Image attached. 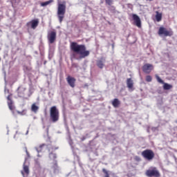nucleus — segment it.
I'll list each match as a JSON object with an SVG mask.
<instances>
[{"mask_svg": "<svg viewBox=\"0 0 177 177\" xmlns=\"http://www.w3.org/2000/svg\"><path fill=\"white\" fill-rule=\"evenodd\" d=\"M18 114H21V115H23V112H20V111H17Z\"/></svg>", "mask_w": 177, "mask_h": 177, "instance_id": "nucleus-30", "label": "nucleus"}, {"mask_svg": "<svg viewBox=\"0 0 177 177\" xmlns=\"http://www.w3.org/2000/svg\"><path fill=\"white\" fill-rule=\"evenodd\" d=\"M48 44H53L56 41V31L52 30L48 32L47 35Z\"/></svg>", "mask_w": 177, "mask_h": 177, "instance_id": "nucleus-7", "label": "nucleus"}, {"mask_svg": "<svg viewBox=\"0 0 177 177\" xmlns=\"http://www.w3.org/2000/svg\"><path fill=\"white\" fill-rule=\"evenodd\" d=\"M172 85L168 83H163V89L165 91H169V89H172Z\"/></svg>", "mask_w": 177, "mask_h": 177, "instance_id": "nucleus-18", "label": "nucleus"}, {"mask_svg": "<svg viewBox=\"0 0 177 177\" xmlns=\"http://www.w3.org/2000/svg\"><path fill=\"white\" fill-rule=\"evenodd\" d=\"M156 78L158 82H159L160 84H164V81L162 80H161V78L159 77V76L158 75H156Z\"/></svg>", "mask_w": 177, "mask_h": 177, "instance_id": "nucleus-24", "label": "nucleus"}, {"mask_svg": "<svg viewBox=\"0 0 177 177\" xmlns=\"http://www.w3.org/2000/svg\"><path fill=\"white\" fill-rule=\"evenodd\" d=\"M159 35H165V37H172L174 32L172 30H167L164 27H160L158 30Z\"/></svg>", "mask_w": 177, "mask_h": 177, "instance_id": "nucleus-6", "label": "nucleus"}, {"mask_svg": "<svg viewBox=\"0 0 177 177\" xmlns=\"http://www.w3.org/2000/svg\"><path fill=\"white\" fill-rule=\"evenodd\" d=\"M106 3H107V5H111V3H113V0H105Z\"/></svg>", "mask_w": 177, "mask_h": 177, "instance_id": "nucleus-28", "label": "nucleus"}, {"mask_svg": "<svg viewBox=\"0 0 177 177\" xmlns=\"http://www.w3.org/2000/svg\"><path fill=\"white\" fill-rule=\"evenodd\" d=\"M156 21L158 22H160L161 21V20H162V13L161 12H159L158 11H156Z\"/></svg>", "mask_w": 177, "mask_h": 177, "instance_id": "nucleus-17", "label": "nucleus"}, {"mask_svg": "<svg viewBox=\"0 0 177 177\" xmlns=\"http://www.w3.org/2000/svg\"><path fill=\"white\" fill-rule=\"evenodd\" d=\"M7 99L8 100V107H9L10 110H11V111H13V110H15V106L13 105V101H12V100H10V95H8L7 97Z\"/></svg>", "mask_w": 177, "mask_h": 177, "instance_id": "nucleus-16", "label": "nucleus"}, {"mask_svg": "<svg viewBox=\"0 0 177 177\" xmlns=\"http://www.w3.org/2000/svg\"><path fill=\"white\" fill-rule=\"evenodd\" d=\"M64 15H66V5L59 3L57 9V16L59 23H62V21H63V19H64Z\"/></svg>", "mask_w": 177, "mask_h": 177, "instance_id": "nucleus-4", "label": "nucleus"}, {"mask_svg": "<svg viewBox=\"0 0 177 177\" xmlns=\"http://www.w3.org/2000/svg\"><path fill=\"white\" fill-rule=\"evenodd\" d=\"M141 156L147 161H151L154 158V152L151 149H145L141 153Z\"/></svg>", "mask_w": 177, "mask_h": 177, "instance_id": "nucleus-5", "label": "nucleus"}, {"mask_svg": "<svg viewBox=\"0 0 177 177\" xmlns=\"http://www.w3.org/2000/svg\"><path fill=\"white\" fill-rule=\"evenodd\" d=\"M0 61H1V58H0Z\"/></svg>", "mask_w": 177, "mask_h": 177, "instance_id": "nucleus-35", "label": "nucleus"}, {"mask_svg": "<svg viewBox=\"0 0 177 177\" xmlns=\"http://www.w3.org/2000/svg\"><path fill=\"white\" fill-rule=\"evenodd\" d=\"M69 144H70L71 146L72 145L71 142H69Z\"/></svg>", "mask_w": 177, "mask_h": 177, "instance_id": "nucleus-33", "label": "nucleus"}, {"mask_svg": "<svg viewBox=\"0 0 177 177\" xmlns=\"http://www.w3.org/2000/svg\"><path fill=\"white\" fill-rule=\"evenodd\" d=\"M147 176L151 177H160V172L156 167H153L152 169H149L146 171Z\"/></svg>", "mask_w": 177, "mask_h": 177, "instance_id": "nucleus-8", "label": "nucleus"}, {"mask_svg": "<svg viewBox=\"0 0 177 177\" xmlns=\"http://www.w3.org/2000/svg\"><path fill=\"white\" fill-rule=\"evenodd\" d=\"M49 158H50V160H53V161H55V159L56 158V154L53 153H50Z\"/></svg>", "mask_w": 177, "mask_h": 177, "instance_id": "nucleus-23", "label": "nucleus"}, {"mask_svg": "<svg viewBox=\"0 0 177 177\" xmlns=\"http://www.w3.org/2000/svg\"><path fill=\"white\" fill-rule=\"evenodd\" d=\"M52 2H53V0L43 2L41 3V6H48V5H49V3H52Z\"/></svg>", "mask_w": 177, "mask_h": 177, "instance_id": "nucleus-22", "label": "nucleus"}, {"mask_svg": "<svg viewBox=\"0 0 177 177\" xmlns=\"http://www.w3.org/2000/svg\"><path fill=\"white\" fill-rule=\"evenodd\" d=\"M21 91H24V88H21V87H19V88H18V95H19V96H20V97L23 96V94H24V93H20Z\"/></svg>", "mask_w": 177, "mask_h": 177, "instance_id": "nucleus-25", "label": "nucleus"}, {"mask_svg": "<svg viewBox=\"0 0 177 177\" xmlns=\"http://www.w3.org/2000/svg\"><path fill=\"white\" fill-rule=\"evenodd\" d=\"M71 50L73 53L72 57L75 60H82L89 56V50H86V47L84 44H78L77 42L71 44Z\"/></svg>", "mask_w": 177, "mask_h": 177, "instance_id": "nucleus-1", "label": "nucleus"}, {"mask_svg": "<svg viewBox=\"0 0 177 177\" xmlns=\"http://www.w3.org/2000/svg\"><path fill=\"white\" fill-rule=\"evenodd\" d=\"M38 24H39V21L38 19H33L32 21H30V22H28L27 24V26L28 27H31V28H32L33 30H35L37 28V27H38Z\"/></svg>", "mask_w": 177, "mask_h": 177, "instance_id": "nucleus-10", "label": "nucleus"}, {"mask_svg": "<svg viewBox=\"0 0 177 177\" xmlns=\"http://www.w3.org/2000/svg\"><path fill=\"white\" fill-rule=\"evenodd\" d=\"M133 19L134 20V23L136 24V26H137V27H142V23L140 21V18L139 17V16H138L137 15L134 14L132 16Z\"/></svg>", "mask_w": 177, "mask_h": 177, "instance_id": "nucleus-11", "label": "nucleus"}, {"mask_svg": "<svg viewBox=\"0 0 177 177\" xmlns=\"http://www.w3.org/2000/svg\"><path fill=\"white\" fill-rule=\"evenodd\" d=\"M26 151L27 156L29 157V156H30V154L28 153V151L27 150H26Z\"/></svg>", "mask_w": 177, "mask_h": 177, "instance_id": "nucleus-31", "label": "nucleus"}, {"mask_svg": "<svg viewBox=\"0 0 177 177\" xmlns=\"http://www.w3.org/2000/svg\"><path fill=\"white\" fill-rule=\"evenodd\" d=\"M59 118V109L56 106H52L50 109V120L53 122H57Z\"/></svg>", "mask_w": 177, "mask_h": 177, "instance_id": "nucleus-2", "label": "nucleus"}, {"mask_svg": "<svg viewBox=\"0 0 177 177\" xmlns=\"http://www.w3.org/2000/svg\"><path fill=\"white\" fill-rule=\"evenodd\" d=\"M26 135H28V130L26 131Z\"/></svg>", "mask_w": 177, "mask_h": 177, "instance_id": "nucleus-32", "label": "nucleus"}, {"mask_svg": "<svg viewBox=\"0 0 177 177\" xmlns=\"http://www.w3.org/2000/svg\"><path fill=\"white\" fill-rule=\"evenodd\" d=\"M136 160L137 161H140V158H139L138 156H136Z\"/></svg>", "mask_w": 177, "mask_h": 177, "instance_id": "nucleus-29", "label": "nucleus"}, {"mask_svg": "<svg viewBox=\"0 0 177 177\" xmlns=\"http://www.w3.org/2000/svg\"><path fill=\"white\" fill-rule=\"evenodd\" d=\"M39 109V107H38V106L35 105V104H33L31 106V110L32 111H33L34 113H37V111H38V109Z\"/></svg>", "mask_w": 177, "mask_h": 177, "instance_id": "nucleus-21", "label": "nucleus"}, {"mask_svg": "<svg viewBox=\"0 0 177 177\" xmlns=\"http://www.w3.org/2000/svg\"><path fill=\"white\" fill-rule=\"evenodd\" d=\"M54 174H59V166H57V162L55 161L53 166L52 167Z\"/></svg>", "mask_w": 177, "mask_h": 177, "instance_id": "nucleus-19", "label": "nucleus"}, {"mask_svg": "<svg viewBox=\"0 0 177 177\" xmlns=\"http://www.w3.org/2000/svg\"><path fill=\"white\" fill-rule=\"evenodd\" d=\"M66 81L71 88H74V86H75V79L74 77L69 76L66 78Z\"/></svg>", "mask_w": 177, "mask_h": 177, "instance_id": "nucleus-12", "label": "nucleus"}, {"mask_svg": "<svg viewBox=\"0 0 177 177\" xmlns=\"http://www.w3.org/2000/svg\"><path fill=\"white\" fill-rule=\"evenodd\" d=\"M24 171H21V174L24 177L28 176V174H30V170L28 169V166L26 165V162L24 163ZM25 172V174H24Z\"/></svg>", "mask_w": 177, "mask_h": 177, "instance_id": "nucleus-13", "label": "nucleus"}, {"mask_svg": "<svg viewBox=\"0 0 177 177\" xmlns=\"http://www.w3.org/2000/svg\"><path fill=\"white\" fill-rule=\"evenodd\" d=\"M154 67L151 64H146L142 66V71L146 74H150Z\"/></svg>", "mask_w": 177, "mask_h": 177, "instance_id": "nucleus-9", "label": "nucleus"}, {"mask_svg": "<svg viewBox=\"0 0 177 177\" xmlns=\"http://www.w3.org/2000/svg\"><path fill=\"white\" fill-rule=\"evenodd\" d=\"M104 63H106V59L101 58L97 61V66L99 68H103V67H104Z\"/></svg>", "mask_w": 177, "mask_h": 177, "instance_id": "nucleus-14", "label": "nucleus"}, {"mask_svg": "<svg viewBox=\"0 0 177 177\" xmlns=\"http://www.w3.org/2000/svg\"><path fill=\"white\" fill-rule=\"evenodd\" d=\"M153 80V78L151 77V76L150 75H147L146 77V81L147 82H151V80Z\"/></svg>", "mask_w": 177, "mask_h": 177, "instance_id": "nucleus-26", "label": "nucleus"}, {"mask_svg": "<svg viewBox=\"0 0 177 177\" xmlns=\"http://www.w3.org/2000/svg\"><path fill=\"white\" fill-rule=\"evenodd\" d=\"M26 160H27V158L25 159V162H26Z\"/></svg>", "mask_w": 177, "mask_h": 177, "instance_id": "nucleus-34", "label": "nucleus"}, {"mask_svg": "<svg viewBox=\"0 0 177 177\" xmlns=\"http://www.w3.org/2000/svg\"><path fill=\"white\" fill-rule=\"evenodd\" d=\"M112 104L113 107H118V106H120V100H118L117 98L114 99L112 102Z\"/></svg>", "mask_w": 177, "mask_h": 177, "instance_id": "nucleus-20", "label": "nucleus"}, {"mask_svg": "<svg viewBox=\"0 0 177 177\" xmlns=\"http://www.w3.org/2000/svg\"><path fill=\"white\" fill-rule=\"evenodd\" d=\"M36 151L38 153L37 157H42V155H40L39 153H42V151H45V149H48V151H55V150H57V147L56 148H51L50 149V145H46L45 144H42L39 145L38 147L35 148Z\"/></svg>", "mask_w": 177, "mask_h": 177, "instance_id": "nucleus-3", "label": "nucleus"}, {"mask_svg": "<svg viewBox=\"0 0 177 177\" xmlns=\"http://www.w3.org/2000/svg\"><path fill=\"white\" fill-rule=\"evenodd\" d=\"M127 88L129 90L133 91V80L131 78H128L127 80Z\"/></svg>", "mask_w": 177, "mask_h": 177, "instance_id": "nucleus-15", "label": "nucleus"}, {"mask_svg": "<svg viewBox=\"0 0 177 177\" xmlns=\"http://www.w3.org/2000/svg\"><path fill=\"white\" fill-rule=\"evenodd\" d=\"M102 172H104V174H105L104 177H110V176L109 175V171H107V170H106L105 169H102Z\"/></svg>", "mask_w": 177, "mask_h": 177, "instance_id": "nucleus-27", "label": "nucleus"}]
</instances>
